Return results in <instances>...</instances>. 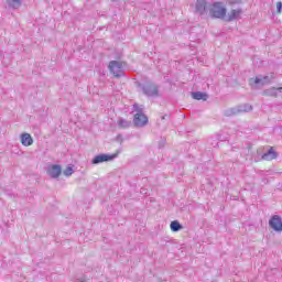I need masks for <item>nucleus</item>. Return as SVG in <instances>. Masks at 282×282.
I'll list each match as a JSON object with an SVG mask.
<instances>
[{
	"label": "nucleus",
	"instance_id": "6",
	"mask_svg": "<svg viewBox=\"0 0 282 282\" xmlns=\"http://www.w3.org/2000/svg\"><path fill=\"white\" fill-rule=\"evenodd\" d=\"M208 12V1L206 0H196L195 3V14L204 17Z\"/></svg>",
	"mask_w": 282,
	"mask_h": 282
},
{
	"label": "nucleus",
	"instance_id": "25",
	"mask_svg": "<svg viewBox=\"0 0 282 282\" xmlns=\"http://www.w3.org/2000/svg\"><path fill=\"white\" fill-rule=\"evenodd\" d=\"M117 142H122V134L117 135Z\"/></svg>",
	"mask_w": 282,
	"mask_h": 282
},
{
	"label": "nucleus",
	"instance_id": "12",
	"mask_svg": "<svg viewBox=\"0 0 282 282\" xmlns=\"http://www.w3.org/2000/svg\"><path fill=\"white\" fill-rule=\"evenodd\" d=\"M20 138L23 147H32V144H34V139H32V135L28 132L22 133Z\"/></svg>",
	"mask_w": 282,
	"mask_h": 282
},
{
	"label": "nucleus",
	"instance_id": "8",
	"mask_svg": "<svg viewBox=\"0 0 282 282\" xmlns=\"http://www.w3.org/2000/svg\"><path fill=\"white\" fill-rule=\"evenodd\" d=\"M132 122L137 128L147 127L149 124V117L147 115H134Z\"/></svg>",
	"mask_w": 282,
	"mask_h": 282
},
{
	"label": "nucleus",
	"instance_id": "13",
	"mask_svg": "<svg viewBox=\"0 0 282 282\" xmlns=\"http://www.w3.org/2000/svg\"><path fill=\"white\" fill-rule=\"evenodd\" d=\"M241 9H232L229 13L228 17H225V21L227 22H231L235 21L236 19H238L239 17H241Z\"/></svg>",
	"mask_w": 282,
	"mask_h": 282
},
{
	"label": "nucleus",
	"instance_id": "10",
	"mask_svg": "<svg viewBox=\"0 0 282 282\" xmlns=\"http://www.w3.org/2000/svg\"><path fill=\"white\" fill-rule=\"evenodd\" d=\"M279 158V153L274 151V148H270L264 154H262L261 160H265L270 162L272 160H276Z\"/></svg>",
	"mask_w": 282,
	"mask_h": 282
},
{
	"label": "nucleus",
	"instance_id": "17",
	"mask_svg": "<svg viewBox=\"0 0 282 282\" xmlns=\"http://www.w3.org/2000/svg\"><path fill=\"white\" fill-rule=\"evenodd\" d=\"M224 116H226V118H231L232 116H239V110L236 107L234 108H228L224 111Z\"/></svg>",
	"mask_w": 282,
	"mask_h": 282
},
{
	"label": "nucleus",
	"instance_id": "16",
	"mask_svg": "<svg viewBox=\"0 0 282 282\" xmlns=\"http://www.w3.org/2000/svg\"><path fill=\"white\" fill-rule=\"evenodd\" d=\"M117 124H118L119 129H129V127H131L132 122L124 118H119V120L117 121Z\"/></svg>",
	"mask_w": 282,
	"mask_h": 282
},
{
	"label": "nucleus",
	"instance_id": "11",
	"mask_svg": "<svg viewBox=\"0 0 282 282\" xmlns=\"http://www.w3.org/2000/svg\"><path fill=\"white\" fill-rule=\"evenodd\" d=\"M279 94H282V87H271L268 88L265 90H263L262 96H269L271 98H276V96H279Z\"/></svg>",
	"mask_w": 282,
	"mask_h": 282
},
{
	"label": "nucleus",
	"instance_id": "22",
	"mask_svg": "<svg viewBox=\"0 0 282 282\" xmlns=\"http://www.w3.org/2000/svg\"><path fill=\"white\" fill-rule=\"evenodd\" d=\"M229 6H237L239 3H242L243 0H226Z\"/></svg>",
	"mask_w": 282,
	"mask_h": 282
},
{
	"label": "nucleus",
	"instance_id": "15",
	"mask_svg": "<svg viewBox=\"0 0 282 282\" xmlns=\"http://www.w3.org/2000/svg\"><path fill=\"white\" fill-rule=\"evenodd\" d=\"M236 107L238 109V113H248V112L252 111V105H250V104H241Z\"/></svg>",
	"mask_w": 282,
	"mask_h": 282
},
{
	"label": "nucleus",
	"instance_id": "9",
	"mask_svg": "<svg viewBox=\"0 0 282 282\" xmlns=\"http://www.w3.org/2000/svg\"><path fill=\"white\" fill-rule=\"evenodd\" d=\"M61 173H63V167L59 164H53L47 169V174L53 180H57V177H61Z\"/></svg>",
	"mask_w": 282,
	"mask_h": 282
},
{
	"label": "nucleus",
	"instance_id": "21",
	"mask_svg": "<svg viewBox=\"0 0 282 282\" xmlns=\"http://www.w3.org/2000/svg\"><path fill=\"white\" fill-rule=\"evenodd\" d=\"M63 173H64L65 177H70V175L74 173V167L67 166V167L64 170Z\"/></svg>",
	"mask_w": 282,
	"mask_h": 282
},
{
	"label": "nucleus",
	"instance_id": "19",
	"mask_svg": "<svg viewBox=\"0 0 282 282\" xmlns=\"http://www.w3.org/2000/svg\"><path fill=\"white\" fill-rule=\"evenodd\" d=\"M7 3L9 8H12L13 10H19V7L21 6V0H7Z\"/></svg>",
	"mask_w": 282,
	"mask_h": 282
},
{
	"label": "nucleus",
	"instance_id": "26",
	"mask_svg": "<svg viewBox=\"0 0 282 282\" xmlns=\"http://www.w3.org/2000/svg\"><path fill=\"white\" fill-rule=\"evenodd\" d=\"M166 118H169V115H163V116L161 117V120H166Z\"/></svg>",
	"mask_w": 282,
	"mask_h": 282
},
{
	"label": "nucleus",
	"instance_id": "1",
	"mask_svg": "<svg viewBox=\"0 0 282 282\" xmlns=\"http://www.w3.org/2000/svg\"><path fill=\"white\" fill-rule=\"evenodd\" d=\"M135 87L140 89L143 96L148 98H160V85L153 83L152 80H148L145 83L135 82Z\"/></svg>",
	"mask_w": 282,
	"mask_h": 282
},
{
	"label": "nucleus",
	"instance_id": "5",
	"mask_svg": "<svg viewBox=\"0 0 282 282\" xmlns=\"http://www.w3.org/2000/svg\"><path fill=\"white\" fill-rule=\"evenodd\" d=\"M269 226L274 232H282V218L279 215L271 216Z\"/></svg>",
	"mask_w": 282,
	"mask_h": 282
},
{
	"label": "nucleus",
	"instance_id": "7",
	"mask_svg": "<svg viewBox=\"0 0 282 282\" xmlns=\"http://www.w3.org/2000/svg\"><path fill=\"white\" fill-rule=\"evenodd\" d=\"M274 79V73H270V75L267 76H257L254 78V85H261L262 87L265 85H270V83H272V80Z\"/></svg>",
	"mask_w": 282,
	"mask_h": 282
},
{
	"label": "nucleus",
	"instance_id": "23",
	"mask_svg": "<svg viewBox=\"0 0 282 282\" xmlns=\"http://www.w3.org/2000/svg\"><path fill=\"white\" fill-rule=\"evenodd\" d=\"M276 12H278V14H281V12H282V2L281 1L276 2Z\"/></svg>",
	"mask_w": 282,
	"mask_h": 282
},
{
	"label": "nucleus",
	"instance_id": "3",
	"mask_svg": "<svg viewBox=\"0 0 282 282\" xmlns=\"http://www.w3.org/2000/svg\"><path fill=\"white\" fill-rule=\"evenodd\" d=\"M120 61H110L108 65V69L110 74L115 76V78H123L124 75V66Z\"/></svg>",
	"mask_w": 282,
	"mask_h": 282
},
{
	"label": "nucleus",
	"instance_id": "24",
	"mask_svg": "<svg viewBox=\"0 0 282 282\" xmlns=\"http://www.w3.org/2000/svg\"><path fill=\"white\" fill-rule=\"evenodd\" d=\"M218 140H219L220 142H224V141H226V137H221L220 134H218Z\"/></svg>",
	"mask_w": 282,
	"mask_h": 282
},
{
	"label": "nucleus",
	"instance_id": "20",
	"mask_svg": "<svg viewBox=\"0 0 282 282\" xmlns=\"http://www.w3.org/2000/svg\"><path fill=\"white\" fill-rule=\"evenodd\" d=\"M133 111L137 112V115H141L144 116V106L143 105H138V104H133Z\"/></svg>",
	"mask_w": 282,
	"mask_h": 282
},
{
	"label": "nucleus",
	"instance_id": "4",
	"mask_svg": "<svg viewBox=\"0 0 282 282\" xmlns=\"http://www.w3.org/2000/svg\"><path fill=\"white\" fill-rule=\"evenodd\" d=\"M118 158V154H98L94 156L91 160V164H102V162H111L112 160H116Z\"/></svg>",
	"mask_w": 282,
	"mask_h": 282
},
{
	"label": "nucleus",
	"instance_id": "14",
	"mask_svg": "<svg viewBox=\"0 0 282 282\" xmlns=\"http://www.w3.org/2000/svg\"><path fill=\"white\" fill-rule=\"evenodd\" d=\"M192 98L194 100H203L204 102H206V100H208V95L206 93H203V91H193L192 93Z\"/></svg>",
	"mask_w": 282,
	"mask_h": 282
},
{
	"label": "nucleus",
	"instance_id": "18",
	"mask_svg": "<svg viewBox=\"0 0 282 282\" xmlns=\"http://www.w3.org/2000/svg\"><path fill=\"white\" fill-rule=\"evenodd\" d=\"M170 228H171L172 232H180V230H182L183 226L177 220H173L170 224Z\"/></svg>",
	"mask_w": 282,
	"mask_h": 282
},
{
	"label": "nucleus",
	"instance_id": "2",
	"mask_svg": "<svg viewBox=\"0 0 282 282\" xmlns=\"http://www.w3.org/2000/svg\"><path fill=\"white\" fill-rule=\"evenodd\" d=\"M228 10L224 6V2H214L209 9V14L213 19H226Z\"/></svg>",
	"mask_w": 282,
	"mask_h": 282
}]
</instances>
